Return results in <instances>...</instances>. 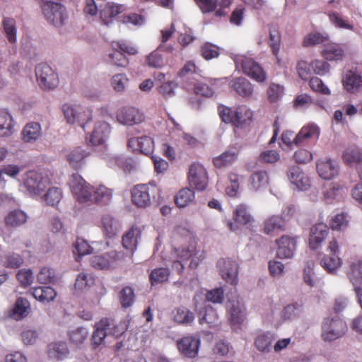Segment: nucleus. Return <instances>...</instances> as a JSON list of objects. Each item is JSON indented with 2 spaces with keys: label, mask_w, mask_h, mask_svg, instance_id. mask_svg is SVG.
<instances>
[{
  "label": "nucleus",
  "mask_w": 362,
  "mask_h": 362,
  "mask_svg": "<svg viewBox=\"0 0 362 362\" xmlns=\"http://www.w3.org/2000/svg\"><path fill=\"white\" fill-rule=\"evenodd\" d=\"M348 277L354 289L362 286V261L352 263Z\"/></svg>",
  "instance_id": "40"
},
{
  "label": "nucleus",
  "mask_w": 362,
  "mask_h": 362,
  "mask_svg": "<svg viewBox=\"0 0 362 362\" xmlns=\"http://www.w3.org/2000/svg\"><path fill=\"white\" fill-rule=\"evenodd\" d=\"M120 301L124 308H129L133 304L134 301V293L131 287L126 286L121 291Z\"/></svg>",
  "instance_id": "59"
},
{
  "label": "nucleus",
  "mask_w": 362,
  "mask_h": 362,
  "mask_svg": "<svg viewBox=\"0 0 362 362\" xmlns=\"http://www.w3.org/2000/svg\"><path fill=\"white\" fill-rule=\"evenodd\" d=\"M89 155L81 147H77L66 154V160L73 168L77 169L84 163V159Z\"/></svg>",
  "instance_id": "29"
},
{
  "label": "nucleus",
  "mask_w": 362,
  "mask_h": 362,
  "mask_svg": "<svg viewBox=\"0 0 362 362\" xmlns=\"http://www.w3.org/2000/svg\"><path fill=\"white\" fill-rule=\"evenodd\" d=\"M112 196V190L100 185L93 190L92 202L97 204H107Z\"/></svg>",
  "instance_id": "41"
},
{
  "label": "nucleus",
  "mask_w": 362,
  "mask_h": 362,
  "mask_svg": "<svg viewBox=\"0 0 362 362\" xmlns=\"http://www.w3.org/2000/svg\"><path fill=\"white\" fill-rule=\"evenodd\" d=\"M5 33L11 43L16 42V22L13 18H5L3 22Z\"/></svg>",
  "instance_id": "52"
},
{
  "label": "nucleus",
  "mask_w": 362,
  "mask_h": 362,
  "mask_svg": "<svg viewBox=\"0 0 362 362\" xmlns=\"http://www.w3.org/2000/svg\"><path fill=\"white\" fill-rule=\"evenodd\" d=\"M49 183V179L41 173L30 171L25 175V186L30 193L38 194L42 192Z\"/></svg>",
  "instance_id": "10"
},
{
  "label": "nucleus",
  "mask_w": 362,
  "mask_h": 362,
  "mask_svg": "<svg viewBox=\"0 0 362 362\" xmlns=\"http://www.w3.org/2000/svg\"><path fill=\"white\" fill-rule=\"evenodd\" d=\"M343 84L347 91L356 93L362 88V76L349 70L343 78Z\"/></svg>",
  "instance_id": "24"
},
{
  "label": "nucleus",
  "mask_w": 362,
  "mask_h": 362,
  "mask_svg": "<svg viewBox=\"0 0 362 362\" xmlns=\"http://www.w3.org/2000/svg\"><path fill=\"white\" fill-rule=\"evenodd\" d=\"M115 164L124 171L130 172L135 166L134 160L131 158H126L123 156H115L113 157Z\"/></svg>",
  "instance_id": "60"
},
{
  "label": "nucleus",
  "mask_w": 362,
  "mask_h": 362,
  "mask_svg": "<svg viewBox=\"0 0 362 362\" xmlns=\"http://www.w3.org/2000/svg\"><path fill=\"white\" fill-rule=\"evenodd\" d=\"M201 54L205 59L210 60L218 57V47L211 43L206 42L202 46Z\"/></svg>",
  "instance_id": "57"
},
{
  "label": "nucleus",
  "mask_w": 362,
  "mask_h": 362,
  "mask_svg": "<svg viewBox=\"0 0 362 362\" xmlns=\"http://www.w3.org/2000/svg\"><path fill=\"white\" fill-rule=\"evenodd\" d=\"M217 267L222 278L228 284L234 285L238 281V264L230 259H221L217 262Z\"/></svg>",
  "instance_id": "11"
},
{
  "label": "nucleus",
  "mask_w": 362,
  "mask_h": 362,
  "mask_svg": "<svg viewBox=\"0 0 362 362\" xmlns=\"http://www.w3.org/2000/svg\"><path fill=\"white\" fill-rule=\"evenodd\" d=\"M199 321L200 324H206L210 327L216 326L218 323L216 311L211 306L204 308L199 313Z\"/></svg>",
  "instance_id": "31"
},
{
  "label": "nucleus",
  "mask_w": 362,
  "mask_h": 362,
  "mask_svg": "<svg viewBox=\"0 0 362 362\" xmlns=\"http://www.w3.org/2000/svg\"><path fill=\"white\" fill-rule=\"evenodd\" d=\"M268 182V176L265 171H257L253 173L249 179L250 189L257 190Z\"/></svg>",
  "instance_id": "45"
},
{
  "label": "nucleus",
  "mask_w": 362,
  "mask_h": 362,
  "mask_svg": "<svg viewBox=\"0 0 362 362\" xmlns=\"http://www.w3.org/2000/svg\"><path fill=\"white\" fill-rule=\"evenodd\" d=\"M278 245L276 255L280 259H289L293 257L296 248V240L294 237L287 235L276 240Z\"/></svg>",
  "instance_id": "14"
},
{
  "label": "nucleus",
  "mask_w": 362,
  "mask_h": 362,
  "mask_svg": "<svg viewBox=\"0 0 362 362\" xmlns=\"http://www.w3.org/2000/svg\"><path fill=\"white\" fill-rule=\"evenodd\" d=\"M123 258L122 253L113 250L106 254L92 257L90 264L96 269H110L115 267Z\"/></svg>",
  "instance_id": "8"
},
{
  "label": "nucleus",
  "mask_w": 362,
  "mask_h": 362,
  "mask_svg": "<svg viewBox=\"0 0 362 362\" xmlns=\"http://www.w3.org/2000/svg\"><path fill=\"white\" fill-rule=\"evenodd\" d=\"M35 75L39 86L44 90L54 89L58 85L57 74L47 64H40L35 68Z\"/></svg>",
  "instance_id": "6"
},
{
  "label": "nucleus",
  "mask_w": 362,
  "mask_h": 362,
  "mask_svg": "<svg viewBox=\"0 0 362 362\" xmlns=\"http://www.w3.org/2000/svg\"><path fill=\"white\" fill-rule=\"evenodd\" d=\"M13 120L7 111L0 110V136L8 137L13 132Z\"/></svg>",
  "instance_id": "32"
},
{
  "label": "nucleus",
  "mask_w": 362,
  "mask_h": 362,
  "mask_svg": "<svg viewBox=\"0 0 362 362\" xmlns=\"http://www.w3.org/2000/svg\"><path fill=\"white\" fill-rule=\"evenodd\" d=\"M327 234L328 228L326 224L319 223L314 225L310 229L309 238L310 247L313 250L317 249L326 238Z\"/></svg>",
  "instance_id": "20"
},
{
  "label": "nucleus",
  "mask_w": 362,
  "mask_h": 362,
  "mask_svg": "<svg viewBox=\"0 0 362 362\" xmlns=\"http://www.w3.org/2000/svg\"><path fill=\"white\" fill-rule=\"evenodd\" d=\"M272 342V338L269 334L259 335L255 340L256 348L262 352H269Z\"/></svg>",
  "instance_id": "54"
},
{
  "label": "nucleus",
  "mask_w": 362,
  "mask_h": 362,
  "mask_svg": "<svg viewBox=\"0 0 362 362\" xmlns=\"http://www.w3.org/2000/svg\"><path fill=\"white\" fill-rule=\"evenodd\" d=\"M317 170L319 175L325 180H330L337 175L339 165L337 162L329 158L320 160L317 163Z\"/></svg>",
  "instance_id": "19"
},
{
  "label": "nucleus",
  "mask_w": 362,
  "mask_h": 362,
  "mask_svg": "<svg viewBox=\"0 0 362 362\" xmlns=\"http://www.w3.org/2000/svg\"><path fill=\"white\" fill-rule=\"evenodd\" d=\"M101 223L105 234L108 237H113L119 230V222L110 214L102 216Z\"/></svg>",
  "instance_id": "35"
},
{
  "label": "nucleus",
  "mask_w": 362,
  "mask_h": 362,
  "mask_svg": "<svg viewBox=\"0 0 362 362\" xmlns=\"http://www.w3.org/2000/svg\"><path fill=\"white\" fill-rule=\"evenodd\" d=\"M281 42V35L279 32L274 28L269 30V44L275 56L277 55Z\"/></svg>",
  "instance_id": "56"
},
{
  "label": "nucleus",
  "mask_w": 362,
  "mask_h": 362,
  "mask_svg": "<svg viewBox=\"0 0 362 362\" xmlns=\"http://www.w3.org/2000/svg\"><path fill=\"white\" fill-rule=\"evenodd\" d=\"M37 281L40 284H52L56 281L57 276L54 269L43 267L41 269L37 276Z\"/></svg>",
  "instance_id": "53"
},
{
  "label": "nucleus",
  "mask_w": 362,
  "mask_h": 362,
  "mask_svg": "<svg viewBox=\"0 0 362 362\" xmlns=\"http://www.w3.org/2000/svg\"><path fill=\"white\" fill-rule=\"evenodd\" d=\"M230 87L240 95L249 97L252 94L253 86L252 83L245 78H238L232 80Z\"/></svg>",
  "instance_id": "26"
},
{
  "label": "nucleus",
  "mask_w": 362,
  "mask_h": 362,
  "mask_svg": "<svg viewBox=\"0 0 362 362\" xmlns=\"http://www.w3.org/2000/svg\"><path fill=\"white\" fill-rule=\"evenodd\" d=\"M29 309L30 303L28 300L24 298L19 297L17 298L12 310L11 317L16 320H21L28 314Z\"/></svg>",
  "instance_id": "39"
},
{
  "label": "nucleus",
  "mask_w": 362,
  "mask_h": 362,
  "mask_svg": "<svg viewBox=\"0 0 362 362\" xmlns=\"http://www.w3.org/2000/svg\"><path fill=\"white\" fill-rule=\"evenodd\" d=\"M346 330L345 322L339 318L326 319L322 327L321 337L325 341L341 337Z\"/></svg>",
  "instance_id": "5"
},
{
  "label": "nucleus",
  "mask_w": 362,
  "mask_h": 362,
  "mask_svg": "<svg viewBox=\"0 0 362 362\" xmlns=\"http://www.w3.org/2000/svg\"><path fill=\"white\" fill-rule=\"evenodd\" d=\"M116 47L115 46L114 50L108 54L109 63L117 66L125 67L129 63L128 59L121 51L117 50Z\"/></svg>",
  "instance_id": "51"
},
{
  "label": "nucleus",
  "mask_w": 362,
  "mask_h": 362,
  "mask_svg": "<svg viewBox=\"0 0 362 362\" xmlns=\"http://www.w3.org/2000/svg\"><path fill=\"white\" fill-rule=\"evenodd\" d=\"M27 214L21 210H13L5 217L6 226L9 228H17L26 223Z\"/></svg>",
  "instance_id": "27"
},
{
  "label": "nucleus",
  "mask_w": 362,
  "mask_h": 362,
  "mask_svg": "<svg viewBox=\"0 0 362 362\" xmlns=\"http://www.w3.org/2000/svg\"><path fill=\"white\" fill-rule=\"evenodd\" d=\"M238 156V151L237 149H230L214 158L213 162L216 168H223L231 165L237 159Z\"/></svg>",
  "instance_id": "38"
},
{
  "label": "nucleus",
  "mask_w": 362,
  "mask_h": 362,
  "mask_svg": "<svg viewBox=\"0 0 362 362\" xmlns=\"http://www.w3.org/2000/svg\"><path fill=\"white\" fill-rule=\"evenodd\" d=\"M322 267L329 273L334 274L341 267V260L338 255L325 256L321 260Z\"/></svg>",
  "instance_id": "43"
},
{
  "label": "nucleus",
  "mask_w": 362,
  "mask_h": 362,
  "mask_svg": "<svg viewBox=\"0 0 362 362\" xmlns=\"http://www.w3.org/2000/svg\"><path fill=\"white\" fill-rule=\"evenodd\" d=\"M108 326L106 327L108 335L115 338H118L122 335L127 329V323L125 321H121L116 323L114 320L107 319Z\"/></svg>",
  "instance_id": "44"
},
{
  "label": "nucleus",
  "mask_w": 362,
  "mask_h": 362,
  "mask_svg": "<svg viewBox=\"0 0 362 362\" xmlns=\"http://www.w3.org/2000/svg\"><path fill=\"white\" fill-rule=\"evenodd\" d=\"M41 126L39 123L31 122L26 124L22 132L23 140L25 142H32L41 136Z\"/></svg>",
  "instance_id": "36"
},
{
  "label": "nucleus",
  "mask_w": 362,
  "mask_h": 362,
  "mask_svg": "<svg viewBox=\"0 0 362 362\" xmlns=\"http://www.w3.org/2000/svg\"><path fill=\"white\" fill-rule=\"evenodd\" d=\"M188 179L192 187L197 190H204L207 185L206 169L199 163L192 164L189 170Z\"/></svg>",
  "instance_id": "12"
},
{
  "label": "nucleus",
  "mask_w": 362,
  "mask_h": 362,
  "mask_svg": "<svg viewBox=\"0 0 362 362\" xmlns=\"http://www.w3.org/2000/svg\"><path fill=\"white\" fill-rule=\"evenodd\" d=\"M169 270L166 268H158L153 269L150 274V281L152 285L160 284L168 281Z\"/></svg>",
  "instance_id": "50"
},
{
  "label": "nucleus",
  "mask_w": 362,
  "mask_h": 362,
  "mask_svg": "<svg viewBox=\"0 0 362 362\" xmlns=\"http://www.w3.org/2000/svg\"><path fill=\"white\" fill-rule=\"evenodd\" d=\"M233 219L238 225H247L253 221L247 206L244 204L238 205L233 212Z\"/></svg>",
  "instance_id": "33"
},
{
  "label": "nucleus",
  "mask_w": 362,
  "mask_h": 362,
  "mask_svg": "<svg viewBox=\"0 0 362 362\" xmlns=\"http://www.w3.org/2000/svg\"><path fill=\"white\" fill-rule=\"evenodd\" d=\"M284 93V88L276 83H272L268 89V99L271 103L276 102Z\"/></svg>",
  "instance_id": "64"
},
{
  "label": "nucleus",
  "mask_w": 362,
  "mask_h": 362,
  "mask_svg": "<svg viewBox=\"0 0 362 362\" xmlns=\"http://www.w3.org/2000/svg\"><path fill=\"white\" fill-rule=\"evenodd\" d=\"M322 55L327 60H341L344 57V50L338 45H331L326 47Z\"/></svg>",
  "instance_id": "47"
},
{
  "label": "nucleus",
  "mask_w": 362,
  "mask_h": 362,
  "mask_svg": "<svg viewBox=\"0 0 362 362\" xmlns=\"http://www.w3.org/2000/svg\"><path fill=\"white\" fill-rule=\"evenodd\" d=\"M227 306L230 322L233 325L243 323L245 317V308L243 300L239 298L231 299Z\"/></svg>",
  "instance_id": "16"
},
{
  "label": "nucleus",
  "mask_w": 362,
  "mask_h": 362,
  "mask_svg": "<svg viewBox=\"0 0 362 362\" xmlns=\"http://www.w3.org/2000/svg\"><path fill=\"white\" fill-rule=\"evenodd\" d=\"M319 136V128L315 124H309L301 128L300 132L295 136L294 144L300 146L307 139Z\"/></svg>",
  "instance_id": "30"
},
{
  "label": "nucleus",
  "mask_w": 362,
  "mask_h": 362,
  "mask_svg": "<svg viewBox=\"0 0 362 362\" xmlns=\"http://www.w3.org/2000/svg\"><path fill=\"white\" fill-rule=\"evenodd\" d=\"M47 354L51 358L61 359L69 354L66 343L63 341L53 342L47 346Z\"/></svg>",
  "instance_id": "37"
},
{
  "label": "nucleus",
  "mask_w": 362,
  "mask_h": 362,
  "mask_svg": "<svg viewBox=\"0 0 362 362\" xmlns=\"http://www.w3.org/2000/svg\"><path fill=\"white\" fill-rule=\"evenodd\" d=\"M343 159L347 164L362 163V153L356 148H346L343 153Z\"/></svg>",
  "instance_id": "49"
},
{
  "label": "nucleus",
  "mask_w": 362,
  "mask_h": 362,
  "mask_svg": "<svg viewBox=\"0 0 362 362\" xmlns=\"http://www.w3.org/2000/svg\"><path fill=\"white\" fill-rule=\"evenodd\" d=\"M327 41V36L317 32L310 33L305 36L303 42V46L305 47L315 46L325 43Z\"/></svg>",
  "instance_id": "48"
},
{
  "label": "nucleus",
  "mask_w": 362,
  "mask_h": 362,
  "mask_svg": "<svg viewBox=\"0 0 362 362\" xmlns=\"http://www.w3.org/2000/svg\"><path fill=\"white\" fill-rule=\"evenodd\" d=\"M171 256L182 260L191 259L189 264L191 268H197L204 258L203 252L201 250H197L193 245L182 250L175 249L172 252Z\"/></svg>",
  "instance_id": "13"
},
{
  "label": "nucleus",
  "mask_w": 362,
  "mask_h": 362,
  "mask_svg": "<svg viewBox=\"0 0 362 362\" xmlns=\"http://www.w3.org/2000/svg\"><path fill=\"white\" fill-rule=\"evenodd\" d=\"M42 15L49 24L57 28L63 26L68 20V14L60 0H40Z\"/></svg>",
  "instance_id": "1"
},
{
  "label": "nucleus",
  "mask_w": 362,
  "mask_h": 362,
  "mask_svg": "<svg viewBox=\"0 0 362 362\" xmlns=\"http://www.w3.org/2000/svg\"><path fill=\"white\" fill-rule=\"evenodd\" d=\"M218 112L223 122L231 123L237 127H243L247 124L252 117V112L247 107H239L235 110L221 105L218 107Z\"/></svg>",
  "instance_id": "2"
},
{
  "label": "nucleus",
  "mask_w": 362,
  "mask_h": 362,
  "mask_svg": "<svg viewBox=\"0 0 362 362\" xmlns=\"http://www.w3.org/2000/svg\"><path fill=\"white\" fill-rule=\"evenodd\" d=\"M127 7L124 4L107 3L100 11V18L105 25H108L112 21V18L125 11Z\"/></svg>",
  "instance_id": "25"
},
{
  "label": "nucleus",
  "mask_w": 362,
  "mask_h": 362,
  "mask_svg": "<svg viewBox=\"0 0 362 362\" xmlns=\"http://www.w3.org/2000/svg\"><path fill=\"white\" fill-rule=\"evenodd\" d=\"M107 318H104L97 322L95 330L91 336V344L94 348L103 344L105 339L108 336L106 327L108 326Z\"/></svg>",
  "instance_id": "23"
},
{
  "label": "nucleus",
  "mask_w": 362,
  "mask_h": 362,
  "mask_svg": "<svg viewBox=\"0 0 362 362\" xmlns=\"http://www.w3.org/2000/svg\"><path fill=\"white\" fill-rule=\"evenodd\" d=\"M117 119L121 124L132 126L144 121V117L137 109L129 107H124L118 112Z\"/></svg>",
  "instance_id": "15"
},
{
  "label": "nucleus",
  "mask_w": 362,
  "mask_h": 362,
  "mask_svg": "<svg viewBox=\"0 0 362 362\" xmlns=\"http://www.w3.org/2000/svg\"><path fill=\"white\" fill-rule=\"evenodd\" d=\"M287 176L291 183L294 185L299 190L305 191L310 186L309 177L298 166L291 167L288 170Z\"/></svg>",
  "instance_id": "17"
},
{
  "label": "nucleus",
  "mask_w": 362,
  "mask_h": 362,
  "mask_svg": "<svg viewBox=\"0 0 362 362\" xmlns=\"http://www.w3.org/2000/svg\"><path fill=\"white\" fill-rule=\"evenodd\" d=\"M146 62L149 66L156 69H160L166 64L158 50L152 52L147 56Z\"/></svg>",
  "instance_id": "58"
},
{
  "label": "nucleus",
  "mask_w": 362,
  "mask_h": 362,
  "mask_svg": "<svg viewBox=\"0 0 362 362\" xmlns=\"http://www.w3.org/2000/svg\"><path fill=\"white\" fill-rule=\"evenodd\" d=\"M63 111L67 122L78 124L83 129L85 123L91 119V111L79 105H64Z\"/></svg>",
  "instance_id": "4"
},
{
  "label": "nucleus",
  "mask_w": 362,
  "mask_h": 362,
  "mask_svg": "<svg viewBox=\"0 0 362 362\" xmlns=\"http://www.w3.org/2000/svg\"><path fill=\"white\" fill-rule=\"evenodd\" d=\"M62 198V192L57 187L50 188L45 194V200L47 204L54 206Z\"/></svg>",
  "instance_id": "62"
},
{
  "label": "nucleus",
  "mask_w": 362,
  "mask_h": 362,
  "mask_svg": "<svg viewBox=\"0 0 362 362\" xmlns=\"http://www.w3.org/2000/svg\"><path fill=\"white\" fill-rule=\"evenodd\" d=\"M236 66L240 65L243 72L257 82H263L267 78V74L252 59L243 56L237 55L234 58Z\"/></svg>",
  "instance_id": "3"
},
{
  "label": "nucleus",
  "mask_w": 362,
  "mask_h": 362,
  "mask_svg": "<svg viewBox=\"0 0 362 362\" xmlns=\"http://www.w3.org/2000/svg\"><path fill=\"white\" fill-rule=\"evenodd\" d=\"M110 134V127L105 122L95 123L94 129L90 136V142L93 145H100L105 142Z\"/></svg>",
  "instance_id": "22"
},
{
  "label": "nucleus",
  "mask_w": 362,
  "mask_h": 362,
  "mask_svg": "<svg viewBox=\"0 0 362 362\" xmlns=\"http://www.w3.org/2000/svg\"><path fill=\"white\" fill-rule=\"evenodd\" d=\"M128 78L125 74H117L112 76L111 84L117 92H123L125 90Z\"/></svg>",
  "instance_id": "61"
},
{
  "label": "nucleus",
  "mask_w": 362,
  "mask_h": 362,
  "mask_svg": "<svg viewBox=\"0 0 362 362\" xmlns=\"http://www.w3.org/2000/svg\"><path fill=\"white\" fill-rule=\"evenodd\" d=\"M284 230L285 221L281 216L274 215L264 221L263 231L266 234L270 235Z\"/></svg>",
  "instance_id": "28"
},
{
  "label": "nucleus",
  "mask_w": 362,
  "mask_h": 362,
  "mask_svg": "<svg viewBox=\"0 0 362 362\" xmlns=\"http://www.w3.org/2000/svg\"><path fill=\"white\" fill-rule=\"evenodd\" d=\"M349 221L344 214H339L334 216L331 221L330 225L333 230H341L348 226Z\"/></svg>",
  "instance_id": "63"
},
{
  "label": "nucleus",
  "mask_w": 362,
  "mask_h": 362,
  "mask_svg": "<svg viewBox=\"0 0 362 362\" xmlns=\"http://www.w3.org/2000/svg\"><path fill=\"white\" fill-rule=\"evenodd\" d=\"M140 236V229L138 228H132L122 237V245L124 247L133 252L136 248L138 240Z\"/></svg>",
  "instance_id": "34"
},
{
  "label": "nucleus",
  "mask_w": 362,
  "mask_h": 362,
  "mask_svg": "<svg viewBox=\"0 0 362 362\" xmlns=\"http://www.w3.org/2000/svg\"><path fill=\"white\" fill-rule=\"evenodd\" d=\"M194 198V192L189 188H183L175 197V202L177 206L182 208L186 206Z\"/></svg>",
  "instance_id": "46"
},
{
  "label": "nucleus",
  "mask_w": 362,
  "mask_h": 362,
  "mask_svg": "<svg viewBox=\"0 0 362 362\" xmlns=\"http://www.w3.org/2000/svg\"><path fill=\"white\" fill-rule=\"evenodd\" d=\"M200 341L193 337H185L177 341L180 352L189 358L195 357L199 351Z\"/></svg>",
  "instance_id": "18"
},
{
  "label": "nucleus",
  "mask_w": 362,
  "mask_h": 362,
  "mask_svg": "<svg viewBox=\"0 0 362 362\" xmlns=\"http://www.w3.org/2000/svg\"><path fill=\"white\" fill-rule=\"evenodd\" d=\"M71 186L78 202H92L94 189L80 175H74Z\"/></svg>",
  "instance_id": "7"
},
{
  "label": "nucleus",
  "mask_w": 362,
  "mask_h": 362,
  "mask_svg": "<svg viewBox=\"0 0 362 362\" xmlns=\"http://www.w3.org/2000/svg\"><path fill=\"white\" fill-rule=\"evenodd\" d=\"M301 306L302 305L298 303L287 305L281 311V317L285 320L294 318L300 313Z\"/></svg>",
  "instance_id": "55"
},
{
  "label": "nucleus",
  "mask_w": 362,
  "mask_h": 362,
  "mask_svg": "<svg viewBox=\"0 0 362 362\" xmlns=\"http://www.w3.org/2000/svg\"><path fill=\"white\" fill-rule=\"evenodd\" d=\"M174 320L179 324L190 325L194 320V314L185 307L178 308L174 314Z\"/></svg>",
  "instance_id": "42"
},
{
  "label": "nucleus",
  "mask_w": 362,
  "mask_h": 362,
  "mask_svg": "<svg viewBox=\"0 0 362 362\" xmlns=\"http://www.w3.org/2000/svg\"><path fill=\"white\" fill-rule=\"evenodd\" d=\"M154 185H139L132 192V202L139 207H146L151 204L152 194L155 192Z\"/></svg>",
  "instance_id": "9"
},
{
  "label": "nucleus",
  "mask_w": 362,
  "mask_h": 362,
  "mask_svg": "<svg viewBox=\"0 0 362 362\" xmlns=\"http://www.w3.org/2000/svg\"><path fill=\"white\" fill-rule=\"evenodd\" d=\"M128 146L134 151L138 150L145 155H151L153 151V139L147 136L139 138H131L128 141Z\"/></svg>",
  "instance_id": "21"
}]
</instances>
